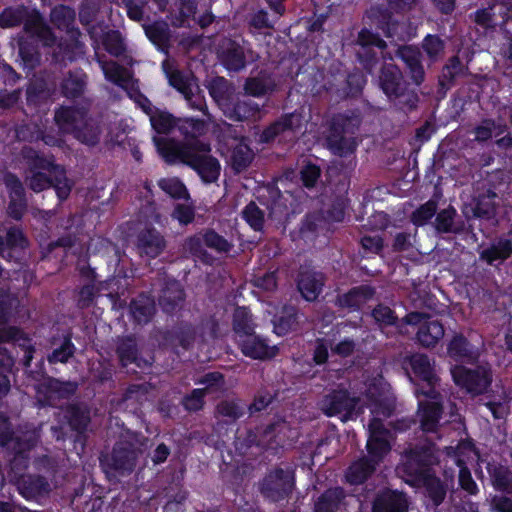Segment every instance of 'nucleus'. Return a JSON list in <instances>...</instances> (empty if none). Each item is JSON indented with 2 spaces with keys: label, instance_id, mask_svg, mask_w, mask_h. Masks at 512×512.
<instances>
[{
  "label": "nucleus",
  "instance_id": "f257e3e1",
  "mask_svg": "<svg viewBox=\"0 0 512 512\" xmlns=\"http://www.w3.org/2000/svg\"><path fill=\"white\" fill-rule=\"evenodd\" d=\"M158 153L168 164H184L194 169L205 183L215 182L221 166L213 157L211 147L203 141L183 143L174 138L153 137Z\"/></svg>",
  "mask_w": 512,
  "mask_h": 512
},
{
  "label": "nucleus",
  "instance_id": "f03ea898",
  "mask_svg": "<svg viewBox=\"0 0 512 512\" xmlns=\"http://www.w3.org/2000/svg\"><path fill=\"white\" fill-rule=\"evenodd\" d=\"M16 298L8 290L0 289V371L11 372L15 364V357L12 352L2 344L11 343L24 350L23 365L30 366L35 352L34 346L28 336L17 327H6L8 315L11 308L15 305Z\"/></svg>",
  "mask_w": 512,
  "mask_h": 512
},
{
  "label": "nucleus",
  "instance_id": "7ed1b4c3",
  "mask_svg": "<svg viewBox=\"0 0 512 512\" xmlns=\"http://www.w3.org/2000/svg\"><path fill=\"white\" fill-rule=\"evenodd\" d=\"M24 153L25 157L32 160L29 174L25 178L28 187L38 193L53 186L60 201L67 199L73 184L67 178L65 169L31 149L24 150Z\"/></svg>",
  "mask_w": 512,
  "mask_h": 512
},
{
  "label": "nucleus",
  "instance_id": "20e7f679",
  "mask_svg": "<svg viewBox=\"0 0 512 512\" xmlns=\"http://www.w3.org/2000/svg\"><path fill=\"white\" fill-rule=\"evenodd\" d=\"M378 85L388 100L404 112L415 110L419 103L418 93L405 80L401 69L393 63L382 65Z\"/></svg>",
  "mask_w": 512,
  "mask_h": 512
},
{
  "label": "nucleus",
  "instance_id": "39448f33",
  "mask_svg": "<svg viewBox=\"0 0 512 512\" xmlns=\"http://www.w3.org/2000/svg\"><path fill=\"white\" fill-rule=\"evenodd\" d=\"M360 119L358 116L346 114L335 115L330 122L325 135V147L339 157H349L357 148L355 134L358 131Z\"/></svg>",
  "mask_w": 512,
  "mask_h": 512
},
{
  "label": "nucleus",
  "instance_id": "423d86ee",
  "mask_svg": "<svg viewBox=\"0 0 512 512\" xmlns=\"http://www.w3.org/2000/svg\"><path fill=\"white\" fill-rule=\"evenodd\" d=\"M24 23L26 33L36 37L45 46H52L56 42V36L52 29L45 23L41 14L24 6L6 8L0 14V26L10 28Z\"/></svg>",
  "mask_w": 512,
  "mask_h": 512
},
{
  "label": "nucleus",
  "instance_id": "0eeeda50",
  "mask_svg": "<svg viewBox=\"0 0 512 512\" xmlns=\"http://www.w3.org/2000/svg\"><path fill=\"white\" fill-rule=\"evenodd\" d=\"M438 458L433 444L422 447L415 446L404 452L402 462L396 471L407 483L420 486L422 478L431 473L430 466L437 463Z\"/></svg>",
  "mask_w": 512,
  "mask_h": 512
},
{
  "label": "nucleus",
  "instance_id": "6e6552de",
  "mask_svg": "<svg viewBox=\"0 0 512 512\" xmlns=\"http://www.w3.org/2000/svg\"><path fill=\"white\" fill-rule=\"evenodd\" d=\"M143 443L137 435L127 434L118 441L112 452L101 458V464L106 473L124 475L131 473L136 467L139 454L142 453Z\"/></svg>",
  "mask_w": 512,
  "mask_h": 512
},
{
  "label": "nucleus",
  "instance_id": "1a4fd4ad",
  "mask_svg": "<svg viewBox=\"0 0 512 512\" xmlns=\"http://www.w3.org/2000/svg\"><path fill=\"white\" fill-rule=\"evenodd\" d=\"M294 486V471L288 466L276 467L263 478L260 491L265 498L278 502L291 494Z\"/></svg>",
  "mask_w": 512,
  "mask_h": 512
},
{
  "label": "nucleus",
  "instance_id": "9d476101",
  "mask_svg": "<svg viewBox=\"0 0 512 512\" xmlns=\"http://www.w3.org/2000/svg\"><path fill=\"white\" fill-rule=\"evenodd\" d=\"M451 374L457 386L473 395L485 393L492 383V372L486 365H479L475 368L454 366L451 369Z\"/></svg>",
  "mask_w": 512,
  "mask_h": 512
},
{
  "label": "nucleus",
  "instance_id": "9b49d317",
  "mask_svg": "<svg viewBox=\"0 0 512 512\" xmlns=\"http://www.w3.org/2000/svg\"><path fill=\"white\" fill-rule=\"evenodd\" d=\"M410 366L414 374L422 381L415 393L417 398H437L439 390V378L434 371V366L425 354H414L410 357Z\"/></svg>",
  "mask_w": 512,
  "mask_h": 512
},
{
  "label": "nucleus",
  "instance_id": "f8f14e48",
  "mask_svg": "<svg viewBox=\"0 0 512 512\" xmlns=\"http://www.w3.org/2000/svg\"><path fill=\"white\" fill-rule=\"evenodd\" d=\"M357 405V398L351 397L347 390L335 389L325 394L318 403L319 409L327 416H340L347 421Z\"/></svg>",
  "mask_w": 512,
  "mask_h": 512
},
{
  "label": "nucleus",
  "instance_id": "ddd939ff",
  "mask_svg": "<svg viewBox=\"0 0 512 512\" xmlns=\"http://www.w3.org/2000/svg\"><path fill=\"white\" fill-rule=\"evenodd\" d=\"M408 325L421 324L417 339L424 347L435 346L444 336V327L438 320H431L429 317L420 312H411L403 319Z\"/></svg>",
  "mask_w": 512,
  "mask_h": 512
},
{
  "label": "nucleus",
  "instance_id": "4468645a",
  "mask_svg": "<svg viewBox=\"0 0 512 512\" xmlns=\"http://www.w3.org/2000/svg\"><path fill=\"white\" fill-rule=\"evenodd\" d=\"M417 418L423 432L436 433L441 426L443 414L442 396L438 390L437 398H418Z\"/></svg>",
  "mask_w": 512,
  "mask_h": 512
},
{
  "label": "nucleus",
  "instance_id": "2eb2a0df",
  "mask_svg": "<svg viewBox=\"0 0 512 512\" xmlns=\"http://www.w3.org/2000/svg\"><path fill=\"white\" fill-rule=\"evenodd\" d=\"M368 428L367 449L369 455L380 462L391 449L390 431L384 427L381 419L377 416L370 421Z\"/></svg>",
  "mask_w": 512,
  "mask_h": 512
},
{
  "label": "nucleus",
  "instance_id": "dca6fc26",
  "mask_svg": "<svg viewBox=\"0 0 512 512\" xmlns=\"http://www.w3.org/2000/svg\"><path fill=\"white\" fill-rule=\"evenodd\" d=\"M395 54L405 64L412 83L416 86H420L426 78L420 49L413 45H402L398 46Z\"/></svg>",
  "mask_w": 512,
  "mask_h": 512
},
{
  "label": "nucleus",
  "instance_id": "f3484780",
  "mask_svg": "<svg viewBox=\"0 0 512 512\" xmlns=\"http://www.w3.org/2000/svg\"><path fill=\"white\" fill-rule=\"evenodd\" d=\"M4 183L9 191L7 214L17 221L21 220L27 210V199L23 184L12 173H7L4 176Z\"/></svg>",
  "mask_w": 512,
  "mask_h": 512
},
{
  "label": "nucleus",
  "instance_id": "a211bd4d",
  "mask_svg": "<svg viewBox=\"0 0 512 512\" xmlns=\"http://www.w3.org/2000/svg\"><path fill=\"white\" fill-rule=\"evenodd\" d=\"M87 113L86 109L78 106H60L56 108L53 120L59 134H70L74 137Z\"/></svg>",
  "mask_w": 512,
  "mask_h": 512
},
{
  "label": "nucleus",
  "instance_id": "6ab92c4d",
  "mask_svg": "<svg viewBox=\"0 0 512 512\" xmlns=\"http://www.w3.org/2000/svg\"><path fill=\"white\" fill-rule=\"evenodd\" d=\"M36 440L35 434H25L24 438L14 437L8 418L0 413V446H5L16 455H21L32 448Z\"/></svg>",
  "mask_w": 512,
  "mask_h": 512
},
{
  "label": "nucleus",
  "instance_id": "aec40b11",
  "mask_svg": "<svg viewBox=\"0 0 512 512\" xmlns=\"http://www.w3.org/2000/svg\"><path fill=\"white\" fill-rule=\"evenodd\" d=\"M116 354L124 368L134 365L137 368L145 369L151 365L149 360L139 355L137 341L132 336L119 337L116 340Z\"/></svg>",
  "mask_w": 512,
  "mask_h": 512
},
{
  "label": "nucleus",
  "instance_id": "412c9836",
  "mask_svg": "<svg viewBox=\"0 0 512 512\" xmlns=\"http://www.w3.org/2000/svg\"><path fill=\"white\" fill-rule=\"evenodd\" d=\"M76 12L73 8L66 5H57L50 12V22L59 30L75 41V46H82L78 38L81 36L79 28L75 25Z\"/></svg>",
  "mask_w": 512,
  "mask_h": 512
},
{
  "label": "nucleus",
  "instance_id": "4be33fe9",
  "mask_svg": "<svg viewBox=\"0 0 512 512\" xmlns=\"http://www.w3.org/2000/svg\"><path fill=\"white\" fill-rule=\"evenodd\" d=\"M409 501L406 495L397 490L379 491L372 503V512H407Z\"/></svg>",
  "mask_w": 512,
  "mask_h": 512
},
{
  "label": "nucleus",
  "instance_id": "5701e85b",
  "mask_svg": "<svg viewBox=\"0 0 512 512\" xmlns=\"http://www.w3.org/2000/svg\"><path fill=\"white\" fill-rule=\"evenodd\" d=\"M237 343L241 352L252 359L266 360L274 357L277 353L276 346H269L263 338L255 333L243 335Z\"/></svg>",
  "mask_w": 512,
  "mask_h": 512
},
{
  "label": "nucleus",
  "instance_id": "b1692460",
  "mask_svg": "<svg viewBox=\"0 0 512 512\" xmlns=\"http://www.w3.org/2000/svg\"><path fill=\"white\" fill-rule=\"evenodd\" d=\"M162 69L168 79L169 85L182 95L187 94L190 90H199L195 76L192 73L180 71L171 59L166 58L162 62Z\"/></svg>",
  "mask_w": 512,
  "mask_h": 512
},
{
  "label": "nucleus",
  "instance_id": "393cba45",
  "mask_svg": "<svg viewBox=\"0 0 512 512\" xmlns=\"http://www.w3.org/2000/svg\"><path fill=\"white\" fill-rule=\"evenodd\" d=\"M297 437L294 431L286 421H278L268 425L262 432L260 443L270 448L284 446L288 441Z\"/></svg>",
  "mask_w": 512,
  "mask_h": 512
},
{
  "label": "nucleus",
  "instance_id": "a878e982",
  "mask_svg": "<svg viewBox=\"0 0 512 512\" xmlns=\"http://www.w3.org/2000/svg\"><path fill=\"white\" fill-rule=\"evenodd\" d=\"M324 281L322 273L302 268L298 275L297 287L303 298L307 301H314L321 293Z\"/></svg>",
  "mask_w": 512,
  "mask_h": 512
},
{
  "label": "nucleus",
  "instance_id": "bb28decb",
  "mask_svg": "<svg viewBox=\"0 0 512 512\" xmlns=\"http://www.w3.org/2000/svg\"><path fill=\"white\" fill-rule=\"evenodd\" d=\"M137 248L141 255L155 258L166 248V240L156 229L146 228L137 235Z\"/></svg>",
  "mask_w": 512,
  "mask_h": 512
},
{
  "label": "nucleus",
  "instance_id": "cd10ccee",
  "mask_svg": "<svg viewBox=\"0 0 512 512\" xmlns=\"http://www.w3.org/2000/svg\"><path fill=\"white\" fill-rule=\"evenodd\" d=\"M301 127V115L299 113H288L282 115L275 122L270 124L260 135V141L268 143L273 141L277 136L295 132Z\"/></svg>",
  "mask_w": 512,
  "mask_h": 512
},
{
  "label": "nucleus",
  "instance_id": "c85d7f7f",
  "mask_svg": "<svg viewBox=\"0 0 512 512\" xmlns=\"http://www.w3.org/2000/svg\"><path fill=\"white\" fill-rule=\"evenodd\" d=\"M19 493L28 500L49 494L50 483L40 475H22L15 480Z\"/></svg>",
  "mask_w": 512,
  "mask_h": 512
},
{
  "label": "nucleus",
  "instance_id": "c756f323",
  "mask_svg": "<svg viewBox=\"0 0 512 512\" xmlns=\"http://www.w3.org/2000/svg\"><path fill=\"white\" fill-rule=\"evenodd\" d=\"M185 292L181 284L176 280L165 282L158 297L161 308L166 313H174L183 306Z\"/></svg>",
  "mask_w": 512,
  "mask_h": 512
},
{
  "label": "nucleus",
  "instance_id": "7c9ffc66",
  "mask_svg": "<svg viewBox=\"0 0 512 512\" xmlns=\"http://www.w3.org/2000/svg\"><path fill=\"white\" fill-rule=\"evenodd\" d=\"M346 498L343 488H329L317 498L313 512H339L346 508Z\"/></svg>",
  "mask_w": 512,
  "mask_h": 512
},
{
  "label": "nucleus",
  "instance_id": "2f4dec72",
  "mask_svg": "<svg viewBox=\"0 0 512 512\" xmlns=\"http://www.w3.org/2000/svg\"><path fill=\"white\" fill-rule=\"evenodd\" d=\"M219 59L230 71L238 72L246 65L243 48L230 39L224 40L220 47Z\"/></svg>",
  "mask_w": 512,
  "mask_h": 512
},
{
  "label": "nucleus",
  "instance_id": "473e14b6",
  "mask_svg": "<svg viewBox=\"0 0 512 512\" xmlns=\"http://www.w3.org/2000/svg\"><path fill=\"white\" fill-rule=\"evenodd\" d=\"M195 328L187 323H182L171 330L164 332L163 345L176 348L178 346L189 349L194 343Z\"/></svg>",
  "mask_w": 512,
  "mask_h": 512
},
{
  "label": "nucleus",
  "instance_id": "72a5a7b5",
  "mask_svg": "<svg viewBox=\"0 0 512 512\" xmlns=\"http://www.w3.org/2000/svg\"><path fill=\"white\" fill-rule=\"evenodd\" d=\"M446 454L460 468L458 475V483L462 490L469 495H476L479 491L478 486L472 478L470 470L466 467L465 461L461 457V447H446Z\"/></svg>",
  "mask_w": 512,
  "mask_h": 512
},
{
  "label": "nucleus",
  "instance_id": "f704fd0d",
  "mask_svg": "<svg viewBox=\"0 0 512 512\" xmlns=\"http://www.w3.org/2000/svg\"><path fill=\"white\" fill-rule=\"evenodd\" d=\"M469 68L456 55L450 57L442 68L439 76V85L444 89H449L461 78L468 76Z\"/></svg>",
  "mask_w": 512,
  "mask_h": 512
},
{
  "label": "nucleus",
  "instance_id": "c9c22d12",
  "mask_svg": "<svg viewBox=\"0 0 512 512\" xmlns=\"http://www.w3.org/2000/svg\"><path fill=\"white\" fill-rule=\"evenodd\" d=\"M448 355L457 361H474L479 356V350L469 343L463 335H455L448 344Z\"/></svg>",
  "mask_w": 512,
  "mask_h": 512
},
{
  "label": "nucleus",
  "instance_id": "e433bc0d",
  "mask_svg": "<svg viewBox=\"0 0 512 512\" xmlns=\"http://www.w3.org/2000/svg\"><path fill=\"white\" fill-rule=\"evenodd\" d=\"M103 129L100 122L88 114L78 127L74 138L87 146H95L100 142Z\"/></svg>",
  "mask_w": 512,
  "mask_h": 512
},
{
  "label": "nucleus",
  "instance_id": "4c0bfd02",
  "mask_svg": "<svg viewBox=\"0 0 512 512\" xmlns=\"http://www.w3.org/2000/svg\"><path fill=\"white\" fill-rule=\"evenodd\" d=\"M374 289L368 285H362L350 289L347 293L337 297V305L342 308L357 309L371 299Z\"/></svg>",
  "mask_w": 512,
  "mask_h": 512
},
{
  "label": "nucleus",
  "instance_id": "58836bf2",
  "mask_svg": "<svg viewBox=\"0 0 512 512\" xmlns=\"http://www.w3.org/2000/svg\"><path fill=\"white\" fill-rule=\"evenodd\" d=\"M97 62L108 81L120 86L121 88H128L132 81V76L126 68L120 66L115 61H106L100 57H97Z\"/></svg>",
  "mask_w": 512,
  "mask_h": 512
},
{
  "label": "nucleus",
  "instance_id": "ea45409f",
  "mask_svg": "<svg viewBox=\"0 0 512 512\" xmlns=\"http://www.w3.org/2000/svg\"><path fill=\"white\" fill-rule=\"evenodd\" d=\"M378 463L379 461L372 457H363L355 461L346 472V480L352 485L363 483L375 471Z\"/></svg>",
  "mask_w": 512,
  "mask_h": 512
},
{
  "label": "nucleus",
  "instance_id": "a19ab883",
  "mask_svg": "<svg viewBox=\"0 0 512 512\" xmlns=\"http://www.w3.org/2000/svg\"><path fill=\"white\" fill-rule=\"evenodd\" d=\"M487 471L496 490L512 494V471L508 467L498 463H488Z\"/></svg>",
  "mask_w": 512,
  "mask_h": 512
},
{
  "label": "nucleus",
  "instance_id": "79ce46f5",
  "mask_svg": "<svg viewBox=\"0 0 512 512\" xmlns=\"http://www.w3.org/2000/svg\"><path fill=\"white\" fill-rule=\"evenodd\" d=\"M176 129L180 135L185 139L183 143H193L199 141L198 138L204 135L207 131V124L205 121L195 118H178Z\"/></svg>",
  "mask_w": 512,
  "mask_h": 512
},
{
  "label": "nucleus",
  "instance_id": "37998d69",
  "mask_svg": "<svg viewBox=\"0 0 512 512\" xmlns=\"http://www.w3.org/2000/svg\"><path fill=\"white\" fill-rule=\"evenodd\" d=\"M275 81L267 72H260L255 77L247 78L244 84L246 94L253 97H261L275 89Z\"/></svg>",
  "mask_w": 512,
  "mask_h": 512
},
{
  "label": "nucleus",
  "instance_id": "c03bdc74",
  "mask_svg": "<svg viewBox=\"0 0 512 512\" xmlns=\"http://www.w3.org/2000/svg\"><path fill=\"white\" fill-rule=\"evenodd\" d=\"M420 486L424 487L425 495L434 507H438L444 502L447 495V486L433 473L422 478Z\"/></svg>",
  "mask_w": 512,
  "mask_h": 512
},
{
  "label": "nucleus",
  "instance_id": "a18cd8bd",
  "mask_svg": "<svg viewBox=\"0 0 512 512\" xmlns=\"http://www.w3.org/2000/svg\"><path fill=\"white\" fill-rule=\"evenodd\" d=\"M457 211L452 206H449L436 214L434 227L438 233H460L463 229V224L456 221Z\"/></svg>",
  "mask_w": 512,
  "mask_h": 512
},
{
  "label": "nucleus",
  "instance_id": "49530a36",
  "mask_svg": "<svg viewBox=\"0 0 512 512\" xmlns=\"http://www.w3.org/2000/svg\"><path fill=\"white\" fill-rule=\"evenodd\" d=\"M512 254V231L509 233V239H501L497 244L484 249L480 252V259L493 264L495 261H504Z\"/></svg>",
  "mask_w": 512,
  "mask_h": 512
},
{
  "label": "nucleus",
  "instance_id": "de8ad7c7",
  "mask_svg": "<svg viewBox=\"0 0 512 512\" xmlns=\"http://www.w3.org/2000/svg\"><path fill=\"white\" fill-rule=\"evenodd\" d=\"M130 312L138 324H146L155 313L154 301L148 296L141 295L131 302Z\"/></svg>",
  "mask_w": 512,
  "mask_h": 512
},
{
  "label": "nucleus",
  "instance_id": "09e8293b",
  "mask_svg": "<svg viewBox=\"0 0 512 512\" xmlns=\"http://www.w3.org/2000/svg\"><path fill=\"white\" fill-rule=\"evenodd\" d=\"M86 87V74L80 70L69 72L61 84L62 93L67 98L81 96Z\"/></svg>",
  "mask_w": 512,
  "mask_h": 512
},
{
  "label": "nucleus",
  "instance_id": "8fccbe9b",
  "mask_svg": "<svg viewBox=\"0 0 512 512\" xmlns=\"http://www.w3.org/2000/svg\"><path fill=\"white\" fill-rule=\"evenodd\" d=\"M146 36L158 48L168 54L170 29L165 22H154L144 27Z\"/></svg>",
  "mask_w": 512,
  "mask_h": 512
},
{
  "label": "nucleus",
  "instance_id": "3c124183",
  "mask_svg": "<svg viewBox=\"0 0 512 512\" xmlns=\"http://www.w3.org/2000/svg\"><path fill=\"white\" fill-rule=\"evenodd\" d=\"M244 414V407L234 400H222L215 408V417L225 423L235 422Z\"/></svg>",
  "mask_w": 512,
  "mask_h": 512
},
{
  "label": "nucleus",
  "instance_id": "603ef678",
  "mask_svg": "<svg viewBox=\"0 0 512 512\" xmlns=\"http://www.w3.org/2000/svg\"><path fill=\"white\" fill-rule=\"evenodd\" d=\"M421 49L428 60L435 63L444 56L446 41L438 35L428 34L421 42Z\"/></svg>",
  "mask_w": 512,
  "mask_h": 512
},
{
  "label": "nucleus",
  "instance_id": "864d4df0",
  "mask_svg": "<svg viewBox=\"0 0 512 512\" xmlns=\"http://www.w3.org/2000/svg\"><path fill=\"white\" fill-rule=\"evenodd\" d=\"M143 108L146 109L145 106ZM145 111L148 113L147 110ZM149 114L152 128L159 134H169L177 127L178 118L169 112L156 109Z\"/></svg>",
  "mask_w": 512,
  "mask_h": 512
},
{
  "label": "nucleus",
  "instance_id": "5fc2aeb1",
  "mask_svg": "<svg viewBox=\"0 0 512 512\" xmlns=\"http://www.w3.org/2000/svg\"><path fill=\"white\" fill-rule=\"evenodd\" d=\"M496 198L497 194L491 189L479 194L476 199L474 214L478 217L487 218L494 216L497 208Z\"/></svg>",
  "mask_w": 512,
  "mask_h": 512
},
{
  "label": "nucleus",
  "instance_id": "6e6d98bb",
  "mask_svg": "<svg viewBox=\"0 0 512 512\" xmlns=\"http://www.w3.org/2000/svg\"><path fill=\"white\" fill-rule=\"evenodd\" d=\"M233 330L237 340L242 339L243 335L254 333V323L249 311L244 307H238L233 314Z\"/></svg>",
  "mask_w": 512,
  "mask_h": 512
},
{
  "label": "nucleus",
  "instance_id": "4d7b16f0",
  "mask_svg": "<svg viewBox=\"0 0 512 512\" xmlns=\"http://www.w3.org/2000/svg\"><path fill=\"white\" fill-rule=\"evenodd\" d=\"M203 235L197 234L185 239L182 249L183 253L186 256H192L204 263H209L211 261V256L207 253L203 246Z\"/></svg>",
  "mask_w": 512,
  "mask_h": 512
},
{
  "label": "nucleus",
  "instance_id": "13d9d810",
  "mask_svg": "<svg viewBox=\"0 0 512 512\" xmlns=\"http://www.w3.org/2000/svg\"><path fill=\"white\" fill-rule=\"evenodd\" d=\"M105 50L114 57L122 56L126 51L125 39L117 30H109L101 37Z\"/></svg>",
  "mask_w": 512,
  "mask_h": 512
},
{
  "label": "nucleus",
  "instance_id": "bf43d9fd",
  "mask_svg": "<svg viewBox=\"0 0 512 512\" xmlns=\"http://www.w3.org/2000/svg\"><path fill=\"white\" fill-rule=\"evenodd\" d=\"M65 418L68 420L70 427L77 432L86 430L90 422L88 411L74 405L66 408Z\"/></svg>",
  "mask_w": 512,
  "mask_h": 512
},
{
  "label": "nucleus",
  "instance_id": "052dcab7",
  "mask_svg": "<svg viewBox=\"0 0 512 512\" xmlns=\"http://www.w3.org/2000/svg\"><path fill=\"white\" fill-rule=\"evenodd\" d=\"M210 96L221 105L226 102L231 94V84L224 77H215L207 85Z\"/></svg>",
  "mask_w": 512,
  "mask_h": 512
},
{
  "label": "nucleus",
  "instance_id": "680f3d73",
  "mask_svg": "<svg viewBox=\"0 0 512 512\" xmlns=\"http://www.w3.org/2000/svg\"><path fill=\"white\" fill-rule=\"evenodd\" d=\"M260 112V106L252 100H239L234 105L231 118L237 121L256 118Z\"/></svg>",
  "mask_w": 512,
  "mask_h": 512
},
{
  "label": "nucleus",
  "instance_id": "e2e57ef3",
  "mask_svg": "<svg viewBox=\"0 0 512 512\" xmlns=\"http://www.w3.org/2000/svg\"><path fill=\"white\" fill-rule=\"evenodd\" d=\"M48 399L68 398L77 390L75 382H61L57 379H49L46 384Z\"/></svg>",
  "mask_w": 512,
  "mask_h": 512
},
{
  "label": "nucleus",
  "instance_id": "0e129e2a",
  "mask_svg": "<svg viewBox=\"0 0 512 512\" xmlns=\"http://www.w3.org/2000/svg\"><path fill=\"white\" fill-rule=\"evenodd\" d=\"M232 163L236 170L245 169L253 159V152L243 140L238 142L232 150Z\"/></svg>",
  "mask_w": 512,
  "mask_h": 512
},
{
  "label": "nucleus",
  "instance_id": "69168bd1",
  "mask_svg": "<svg viewBox=\"0 0 512 512\" xmlns=\"http://www.w3.org/2000/svg\"><path fill=\"white\" fill-rule=\"evenodd\" d=\"M196 383L203 386L201 389L204 390V394L223 391L225 389L224 376L217 371L204 374Z\"/></svg>",
  "mask_w": 512,
  "mask_h": 512
},
{
  "label": "nucleus",
  "instance_id": "338daca9",
  "mask_svg": "<svg viewBox=\"0 0 512 512\" xmlns=\"http://www.w3.org/2000/svg\"><path fill=\"white\" fill-rule=\"evenodd\" d=\"M75 347L70 336H64L58 348H55L48 356L49 363H67L74 355Z\"/></svg>",
  "mask_w": 512,
  "mask_h": 512
},
{
  "label": "nucleus",
  "instance_id": "774afa93",
  "mask_svg": "<svg viewBox=\"0 0 512 512\" xmlns=\"http://www.w3.org/2000/svg\"><path fill=\"white\" fill-rule=\"evenodd\" d=\"M159 187L173 198H188L185 185L178 178H166L159 181Z\"/></svg>",
  "mask_w": 512,
  "mask_h": 512
}]
</instances>
